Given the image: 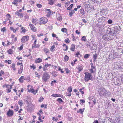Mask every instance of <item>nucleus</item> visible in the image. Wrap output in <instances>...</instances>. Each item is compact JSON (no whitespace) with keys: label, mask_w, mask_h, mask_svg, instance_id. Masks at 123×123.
Listing matches in <instances>:
<instances>
[{"label":"nucleus","mask_w":123,"mask_h":123,"mask_svg":"<svg viewBox=\"0 0 123 123\" xmlns=\"http://www.w3.org/2000/svg\"><path fill=\"white\" fill-rule=\"evenodd\" d=\"M98 93L100 96L105 97L107 94L106 90L103 87H100L98 89Z\"/></svg>","instance_id":"f257e3e1"},{"label":"nucleus","mask_w":123,"mask_h":123,"mask_svg":"<svg viewBox=\"0 0 123 123\" xmlns=\"http://www.w3.org/2000/svg\"><path fill=\"white\" fill-rule=\"evenodd\" d=\"M85 75L84 78V80L85 82H87L89 80H92V75L91 74V73L88 72H85L84 73Z\"/></svg>","instance_id":"f03ea898"},{"label":"nucleus","mask_w":123,"mask_h":123,"mask_svg":"<svg viewBox=\"0 0 123 123\" xmlns=\"http://www.w3.org/2000/svg\"><path fill=\"white\" fill-rule=\"evenodd\" d=\"M49 77L50 76L47 72L44 73L43 74L42 79L45 82H46Z\"/></svg>","instance_id":"7ed1b4c3"},{"label":"nucleus","mask_w":123,"mask_h":123,"mask_svg":"<svg viewBox=\"0 0 123 123\" xmlns=\"http://www.w3.org/2000/svg\"><path fill=\"white\" fill-rule=\"evenodd\" d=\"M40 24H44L48 21V20L46 18L41 17L39 19Z\"/></svg>","instance_id":"20e7f679"},{"label":"nucleus","mask_w":123,"mask_h":123,"mask_svg":"<svg viewBox=\"0 0 123 123\" xmlns=\"http://www.w3.org/2000/svg\"><path fill=\"white\" fill-rule=\"evenodd\" d=\"M121 29V28H120V26H116V27H115L114 28H113L112 29L113 34H116Z\"/></svg>","instance_id":"39448f33"},{"label":"nucleus","mask_w":123,"mask_h":123,"mask_svg":"<svg viewBox=\"0 0 123 123\" xmlns=\"http://www.w3.org/2000/svg\"><path fill=\"white\" fill-rule=\"evenodd\" d=\"M29 39V37L28 36H24L22 37L21 40V42L22 43H24L28 41Z\"/></svg>","instance_id":"423d86ee"},{"label":"nucleus","mask_w":123,"mask_h":123,"mask_svg":"<svg viewBox=\"0 0 123 123\" xmlns=\"http://www.w3.org/2000/svg\"><path fill=\"white\" fill-rule=\"evenodd\" d=\"M13 111L9 109L7 112L6 115L10 117L13 116Z\"/></svg>","instance_id":"0eeeda50"},{"label":"nucleus","mask_w":123,"mask_h":123,"mask_svg":"<svg viewBox=\"0 0 123 123\" xmlns=\"http://www.w3.org/2000/svg\"><path fill=\"white\" fill-rule=\"evenodd\" d=\"M118 54L117 53L115 52L113 53V55H109V58H110V57H112V59H114L115 58L118 57Z\"/></svg>","instance_id":"6e6552de"},{"label":"nucleus","mask_w":123,"mask_h":123,"mask_svg":"<svg viewBox=\"0 0 123 123\" xmlns=\"http://www.w3.org/2000/svg\"><path fill=\"white\" fill-rule=\"evenodd\" d=\"M46 12L48 11V12H47V17L49 16L50 15L52 14H53V12L50 9H46Z\"/></svg>","instance_id":"1a4fd4ad"},{"label":"nucleus","mask_w":123,"mask_h":123,"mask_svg":"<svg viewBox=\"0 0 123 123\" xmlns=\"http://www.w3.org/2000/svg\"><path fill=\"white\" fill-rule=\"evenodd\" d=\"M30 28L31 30L34 31H36V28L34 27L33 25L32 24H30L29 25Z\"/></svg>","instance_id":"9d476101"},{"label":"nucleus","mask_w":123,"mask_h":123,"mask_svg":"<svg viewBox=\"0 0 123 123\" xmlns=\"http://www.w3.org/2000/svg\"><path fill=\"white\" fill-rule=\"evenodd\" d=\"M51 96L55 97H61L62 98L63 97V95H61L60 94H52Z\"/></svg>","instance_id":"9b49d317"},{"label":"nucleus","mask_w":123,"mask_h":123,"mask_svg":"<svg viewBox=\"0 0 123 123\" xmlns=\"http://www.w3.org/2000/svg\"><path fill=\"white\" fill-rule=\"evenodd\" d=\"M23 65H22L20 66L19 69L18 70V73L20 74L22 73L23 70Z\"/></svg>","instance_id":"f8f14e48"},{"label":"nucleus","mask_w":123,"mask_h":123,"mask_svg":"<svg viewBox=\"0 0 123 123\" xmlns=\"http://www.w3.org/2000/svg\"><path fill=\"white\" fill-rule=\"evenodd\" d=\"M76 68L79 70L78 73H79L83 69V67L81 65H79Z\"/></svg>","instance_id":"ddd939ff"},{"label":"nucleus","mask_w":123,"mask_h":123,"mask_svg":"<svg viewBox=\"0 0 123 123\" xmlns=\"http://www.w3.org/2000/svg\"><path fill=\"white\" fill-rule=\"evenodd\" d=\"M57 0H48L49 2V4L50 5H52Z\"/></svg>","instance_id":"4468645a"},{"label":"nucleus","mask_w":123,"mask_h":123,"mask_svg":"<svg viewBox=\"0 0 123 123\" xmlns=\"http://www.w3.org/2000/svg\"><path fill=\"white\" fill-rule=\"evenodd\" d=\"M102 38L105 40L108 41V38L107 35H103L102 36Z\"/></svg>","instance_id":"2eb2a0df"},{"label":"nucleus","mask_w":123,"mask_h":123,"mask_svg":"<svg viewBox=\"0 0 123 123\" xmlns=\"http://www.w3.org/2000/svg\"><path fill=\"white\" fill-rule=\"evenodd\" d=\"M75 13V11L74 10H72L71 12H69V16L71 17L72 16V15Z\"/></svg>","instance_id":"dca6fc26"},{"label":"nucleus","mask_w":123,"mask_h":123,"mask_svg":"<svg viewBox=\"0 0 123 123\" xmlns=\"http://www.w3.org/2000/svg\"><path fill=\"white\" fill-rule=\"evenodd\" d=\"M42 59L40 58H38L35 61V62L36 63H39L42 62Z\"/></svg>","instance_id":"f3484780"},{"label":"nucleus","mask_w":123,"mask_h":123,"mask_svg":"<svg viewBox=\"0 0 123 123\" xmlns=\"http://www.w3.org/2000/svg\"><path fill=\"white\" fill-rule=\"evenodd\" d=\"M75 45L74 44H72L71 45V47L70 48L71 50L73 51H74L75 49Z\"/></svg>","instance_id":"a211bd4d"},{"label":"nucleus","mask_w":123,"mask_h":123,"mask_svg":"<svg viewBox=\"0 0 123 123\" xmlns=\"http://www.w3.org/2000/svg\"><path fill=\"white\" fill-rule=\"evenodd\" d=\"M15 14L19 16L23 17V14L22 13H20L19 12L17 11L15 13Z\"/></svg>","instance_id":"6ab92c4d"},{"label":"nucleus","mask_w":123,"mask_h":123,"mask_svg":"<svg viewBox=\"0 0 123 123\" xmlns=\"http://www.w3.org/2000/svg\"><path fill=\"white\" fill-rule=\"evenodd\" d=\"M69 59V57L67 55H65L64 58V61L65 62H67L68 61Z\"/></svg>","instance_id":"aec40b11"},{"label":"nucleus","mask_w":123,"mask_h":123,"mask_svg":"<svg viewBox=\"0 0 123 123\" xmlns=\"http://www.w3.org/2000/svg\"><path fill=\"white\" fill-rule=\"evenodd\" d=\"M72 87L71 86L68 87V92H71L72 91Z\"/></svg>","instance_id":"412c9836"},{"label":"nucleus","mask_w":123,"mask_h":123,"mask_svg":"<svg viewBox=\"0 0 123 123\" xmlns=\"http://www.w3.org/2000/svg\"><path fill=\"white\" fill-rule=\"evenodd\" d=\"M90 55V54H86L84 56V58L85 59L88 58Z\"/></svg>","instance_id":"4be33fe9"},{"label":"nucleus","mask_w":123,"mask_h":123,"mask_svg":"<svg viewBox=\"0 0 123 123\" xmlns=\"http://www.w3.org/2000/svg\"><path fill=\"white\" fill-rule=\"evenodd\" d=\"M77 112L78 113H80L81 114H83V111H82V109H80L79 111H77Z\"/></svg>","instance_id":"5701e85b"},{"label":"nucleus","mask_w":123,"mask_h":123,"mask_svg":"<svg viewBox=\"0 0 123 123\" xmlns=\"http://www.w3.org/2000/svg\"><path fill=\"white\" fill-rule=\"evenodd\" d=\"M18 104H19V105H20V106H22L23 105V104L22 100L19 101L18 102Z\"/></svg>","instance_id":"b1692460"},{"label":"nucleus","mask_w":123,"mask_h":123,"mask_svg":"<svg viewBox=\"0 0 123 123\" xmlns=\"http://www.w3.org/2000/svg\"><path fill=\"white\" fill-rule=\"evenodd\" d=\"M80 13L82 15H83L85 14L84 10L83 9H80Z\"/></svg>","instance_id":"393cba45"},{"label":"nucleus","mask_w":123,"mask_h":123,"mask_svg":"<svg viewBox=\"0 0 123 123\" xmlns=\"http://www.w3.org/2000/svg\"><path fill=\"white\" fill-rule=\"evenodd\" d=\"M73 4H71L70 6L68 7L67 9V10H70L71 9H72V8L73 7Z\"/></svg>","instance_id":"a878e982"},{"label":"nucleus","mask_w":123,"mask_h":123,"mask_svg":"<svg viewBox=\"0 0 123 123\" xmlns=\"http://www.w3.org/2000/svg\"><path fill=\"white\" fill-rule=\"evenodd\" d=\"M10 30H12L15 33L16 32L17 30V29H14L13 27H10Z\"/></svg>","instance_id":"bb28decb"},{"label":"nucleus","mask_w":123,"mask_h":123,"mask_svg":"<svg viewBox=\"0 0 123 123\" xmlns=\"http://www.w3.org/2000/svg\"><path fill=\"white\" fill-rule=\"evenodd\" d=\"M97 57V54H95V55H93V57L94 58V62H95L96 61Z\"/></svg>","instance_id":"cd10ccee"},{"label":"nucleus","mask_w":123,"mask_h":123,"mask_svg":"<svg viewBox=\"0 0 123 123\" xmlns=\"http://www.w3.org/2000/svg\"><path fill=\"white\" fill-rule=\"evenodd\" d=\"M81 40L82 41H86V39L85 36H83L81 38Z\"/></svg>","instance_id":"c85d7f7f"},{"label":"nucleus","mask_w":123,"mask_h":123,"mask_svg":"<svg viewBox=\"0 0 123 123\" xmlns=\"http://www.w3.org/2000/svg\"><path fill=\"white\" fill-rule=\"evenodd\" d=\"M57 101L59 102L60 103L63 102L61 98H58Z\"/></svg>","instance_id":"c756f323"},{"label":"nucleus","mask_w":123,"mask_h":123,"mask_svg":"<svg viewBox=\"0 0 123 123\" xmlns=\"http://www.w3.org/2000/svg\"><path fill=\"white\" fill-rule=\"evenodd\" d=\"M44 98L42 97H41L40 98H39V101L40 102H41L43 101Z\"/></svg>","instance_id":"7c9ffc66"},{"label":"nucleus","mask_w":123,"mask_h":123,"mask_svg":"<svg viewBox=\"0 0 123 123\" xmlns=\"http://www.w3.org/2000/svg\"><path fill=\"white\" fill-rule=\"evenodd\" d=\"M80 104L81 105H83V103H84L85 102V100L80 99Z\"/></svg>","instance_id":"2f4dec72"},{"label":"nucleus","mask_w":123,"mask_h":123,"mask_svg":"<svg viewBox=\"0 0 123 123\" xmlns=\"http://www.w3.org/2000/svg\"><path fill=\"white\" fill-rule=\"evenodd\" d=\"M114 37H113V35H112L111 36H109L108 37V41L109 40H111L113 39Z\"/></svg>","instance_id":"473e14b6"},{"label":"nucleus","mask_w":123,"mask_h":123,"mask_svg":"<svg viewBox=\"0 0 123 123\" xmlns=\"http://www.w3.org/2000/svg\"><path fill=\"white\" fill-rule=\"evenodd\" d=\"M21 29L22 30V32L25 33L26 31V30L24 28V27H22Z\"/></svg>","instance_id":"72a5a7b5"},{"label":"nucleus","mask_w":123,"mask_h":123,"mask_svg":"<svg viewBox=\"0 0 123 123\" xmlns=\"http://www.w3.org/2000/svg\"><path fill=\"white\" fill-rule=\"evenodd\" d=\"M75 55L77 56V57H78L79 58L80 57V56H79V55H80V56H81V55L80 54L79 52L78 51L77 52V53H76V54Z\"/></svg>","instance_id":"f704fd0d"},{"label":"nucleus","mask_w":123,"mask_h":123,"mask_svg":"<svg viewBox=\"0 0 123 123\" xmlns=\"http://www.w3.org/2000/svg\"><path fill=\"white\" fill-rule=\"evenodd\" d=\"M12 49H9L8 51V53L10 54H12Z\"/></svg>","instance_id":"c9c22d12"},{"label":"nucleus","mask_w":123,"mask_h":123,"mask_svg":"<svg viewBox=\"0 0 123 123\" xmlns=\"http://www.w3.org/2000/svg\"><path fill=\"white\" fill-rule=\"evenodd\" d=\"M5 63L7 62L8 64H11V61L10 60L8 61L6 60L5 61Z\"/></svg>","instance_id":"e433bc0d"},{"label":"nucleus","mask_w":123,"mask_h":123,"mask_svg":"<svg viewBox=\"0 0 123 123\" xmlns=\"http://www.w3.org/2000/svg\"><path fill=\"white\" fill-rule=\"evenodd\" d=\"M36 21L37 20L36 19H34L33 18L32 19V23L34 24H35V25H36Z\"/></svg>","instance_id":"4c0bfd02"},{"label":"nucleus","mask_w":123,"mask_h":123,"mask_svg":"<svg viewBox=\"0 0 123 123\" xmlns=\"http://www.w3.org/2000/svg\"><path fill=\"white\" fill-rule=\"evenodd\" d=\"M61 31L63 32H66L67 31V30L65 28H62L61 29Z\"/></svg>","instance_id":"58836bf2"},{"label":"nucleus","mask_w":123,"mask_h":123,"mask_svg":"<svg viewBox=\"0 0 123 123\" xmlns=\"http://www.w3.org/2000/svg\"><path fill=\"white\" fill-rule=\"evenodd\" d=\"M112 22V20L111 19H109L108 20L107 23L109 24H111Z\"/></svg>","instance_id":"ea45409f"},{"label":"nucleus","mask_w":123,"mask_h":123,"mask_svg":"<svg viewBox=\"0 0 123 123\" xmlns=\"http://www.w3.org/2000/svg\"><path fill=\"white\" fill-rule=\"evenodd\" d=\"M43 50L44 52H45L46 53H47L49 51V50L46 48H44V49Z\"/></svg>","instance_id":"a19ab883"},{"label":"nucleus","mask_w":123,"mask_h":123,"mask_svg":"<svg viewBox=\"0 0 123 123\" xmlns=\"http://www.w3.org/2000/svg\"><path fill=\"white\" fill-rule=\"evenodd\" d=\"M65 42L67 43H69L70 40L68 38H67L65 40Z\"/></svg>","instance_id":"79ce46f5"},{"label":"nucleus","mask_w":123,"mask_h":123,"mask_svg":"<svg viewBox=\"0 0 123 123\" xmlns=\"http://www.w3.org/2000/svg\"><path fill=\"white\" fill-rule=\"evenodd\" d=\"M65 70L66 71V73L67 74L68 73L70 72V71L68 69V68H66L65 69Z\"/></svg>","instance_id":"37998d69"},{"label":"nucleus","mask_w":123,"mask_h":123,"mask_svg":"<svg viewBox=\"0 0 123 123\" xmlns=\"http://www.w3.org/2000/svg\"><path fill=\"white\" fill-rule=\"evenodd\" d=\"M18 2V1L17 0H14L13 1V2H12V3L15 5H16L17 4V3Z\"/></svg>","instance_id":"c03bdc74"},{"label":"nucleus","mask_w":123,"mask_h":123,"mask_svg":"<svg viewBox=\"0 0 123 123\" xmlns=\"http://www.w3.org/2000/svg\"><path fill=\"white\" fill-rule=\"evenodd\" d=\"M15 107H16V108L14 109V110L16 111H18L19 109L18 106V105H17L15 106Z\"/></svg>","instance_id":"a18cd8bd"},{"label":"nucleus","mask_w":123,"mask_h":123,"mask_svg":"<svg viewBox=\"0 0 123 123\" xmlns=\"http://www.w3.org/2000/svg\"><path fill=\"white\" fill-rule=\"evenodd\" d=\"M93 102H92V103H93V105H95V104H96V100L95 99H93Z\"/></svg>","instance_id":"49530a36"},{"label":"nucleus","mask_w":123,"mask_h":123,"mask_svg":"<svg viewBox=\"0 0 123 123\" xmlns=\"http://www.w3.org/2000/svg\"><path fill=\"white\" fill-rule=\"evenodd\" d=\"M30 67H31V68H32L34 70L36 68V67L33 66H30Z\"/></svg>","instance_id":"de8ad7c7"},{"label":"nucleus","mask_w":123,"mask_h":123,"mask_svg":"<svg viewBox=\"0 0 123 123\" xmlns=\"http://www.w3.org/2000/svg\"><path fill=\"white\" fill-rule=\"evenodd\" d=\"M71 93L70 92H69L66 94V95L68 96H70L71 95Z\"/></svg>","instance_id":"09e8293b"},{"label":"nucleus","mask_w":123,"mask_h":123,"mask_svg":"<svg viewBox=\"0 0 123 123\" xmlns=\"http://www.w3.org/2000/svg\"><path fill=\"white\" fill-rule=\"evenodd\" d=\"M58 118H56L55 119V118L54 117H53L52 118V119L54 120H55L56 121H57L58 120Z\"/></svg>","instance_id":"8fccbe9b"},{"label":"nucleus","mask_w":123,"mask_h":123,"mask_svg":"<svg viewBox=\"0 0 123 123\" xmlns=\"http://www.w3.org/2000/svg\"><path fill=\"white\" fill-rule=\"evenodd\" d=\"M6 30V28L5 27H3L1 29V31H4Z\"/></svg>","instance_id":"3c124183"},{"label":"nucleus","mask_w":123,"mask_h":123,"mask_svg":"<svg viewBox=\"0 0 123 123\" xmlns=\"http://www.w3.org/2000/svg\"><path fill=\"white\" fill-rule=\"evenodd\" d=\"M55 48V46L54 45H53L51 47L50 49L51 51H52V50L54 49Z\"/></svg>","instance_id":"603ef678"},{"label":"nucleus","mask_w":123,"mask_h":123,"mask_svg":"<svg viewBox=\"0 0 123 123\" xmlns=\"http://www.w3.org/2000/svg\"><path fill=\"white\" fill-rule=\"evenodd\" d=\"M72 37L73 38V41L75 40V37L74 36V35L73 34H72Z\"/></svg>","instance_id":"864d4df0"},{"label":"nucleus","mask_w":123,"mask_h":123,"mask_svg":"<svg viewBox=\"0 0 123 123\" xmlns=\"http://www.w3.org/2000/svg\"><path fill=\"white\" fill-rule=\"evenodd\" d=\"M37 6L39 8H41L42 7V5L41 4H37Z\"/></svg>","instance_id":"5fc2aeb1"},{"label":"nucleus","mask_w":123,"mask_h":123,"mask_svg":"<svg viewBox=\"0 0 123 123\" xmlns=\"http://www.w3.org/2000/svg\"><path fill=\"white\" fill-rule=\"evenodd\" d=\"M23 45L22 44L20 47L19 48V50H22L23 49Z\"/></svg>","instance_id":"6e6d98bb"},{"label":"nucleus","mask_w":123,"mask_h":123,"mask_svg":"<svg viewBox=\"0 0 123 123\" xmlns=\"http://www.w3.org/2000/svg\"><path fill=\"white\" fill-rule=\"evenodd\" d=\"M82 89H81L80 90V92H81V93L82 94H84V92L83 91H82Z\"/></svg>","instance_id":"4d7b16f0"},{"label":"nucleus","mask_w":123,"mask_h":123,"mask_svg":"<svg viewBox=\"0 0 123 123\" xmlns=\"http://www.w3.org/2000/svg\"><path fill=\"white\" fill-rule=\"evenodd\" d=\"M89 71L91 72V73H94V71L93 69H91L89 70Z\"/></svg>","instance_id":"13d9d810"},{"label":"nucleus","mask_w":123,"mask_h":123,"mask_svg":"<svg viewBox=\"0 0 123 123\" xmlns=\"http://www.w3.org/2000/svg\"><path fill=\"white\" fill-rule=\"evenodd\" d=\"M65 47L66 48V49H63V50L64 51H67V50L68 49V47L67 46H65Z\"/></svg>","instance_id":"bf43d9fd"},{"label":"nucleus","mask_w":123,"mask_h":123,"mask_svg":"<svg viewBox=\"0 0 123 123\" xmlns=\"http://www.w3.org/2000/svg\"><path fill=\"white\" fill-rule=\"evenodd\" d=\"M82 21L83 22L85 23H86V21L85 20V19H83L82 20Z\"/></svg>","instance_id":"052dcab7"},{"label":"nucleus","mask_w":123,"mask_h":123,"mask_svg":"<svg viewBox=\"0 0 123 123\" xmlns=\"http://www.w3.org/2000/svg\"><path fill=\"white\" fill-rule=\"evenodd\" d=\"M2 44L4 46H7V44H5V43L4 42H2Z\"/></svg>","instance_id":"680f3d73"},{"label":"nucleus","mask_w":123,"mask_h":123,"mask_svg":"<svg viewBox=\"0 0 123 123\" xmlns=\"http://www.w3.org/2000/svg\"><path fill=\"white\" fill-rule=\"evenodd\" d=\"M43 71H45L47 70L46 68H45V67H43Z\"/></svg>","instance_id":"e2e57ef3"},{"label":"nucleus","mask_w":123,"mask_h":123,"mask_svg":"<svg viewBox=\"0 0 123 123\" xmlns=\"http://www.w3.org/2000/svg\"><path fill=\"white\" fill-rule=\"evenodd\" d=\"M15 64L14 63H13L12 64V66L11 67V68H14L15 66Z\"/></svg>","instance_id":"0e129e2a"},{"label":"nucleus","mask_w":123,"mask_h":123,"mask_svg":"<svg viewBox=\"0 0 123 123\" xmlns=\"http://www.w3.org/2000/svg\"><path fill=\"white\" fill-rule=\"evenodd\" d=\"M52 36L53 37H57V36L56 35L54 34V33L52 34Z\"/></svg>","instance_id":"69168bd1"},{"label":"nucleus","mask_w":123,"mask_h":123,"mask_svg":"<svg viewBox=\"0 0 123 123\" xmlns=\"http://www.w3.org/2000/svg\"><path fill=\"white\" fill-rule=\"evenodd\" d=\"M76 34H79L80 33V32L78 30H77L76 31Z\"/></svg>","instance_id":"338daca9"},{"label":"nucleus","mask_w":123,"mask_h":123,"mask_svg":"<svg viewBox=\"0 0 123 123\" xmlns=\"http://www.w3.org/2000/svg\"><path fill=\"white\" fill-rule=\"evenodd\" d=\"M93 123H98V120H95Z\"/></svg>","instance_id":"774afa93"}]
</instances>
